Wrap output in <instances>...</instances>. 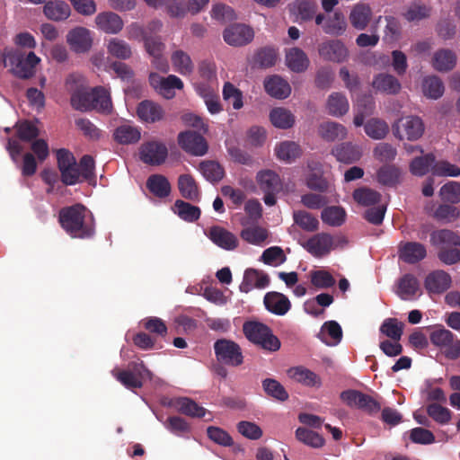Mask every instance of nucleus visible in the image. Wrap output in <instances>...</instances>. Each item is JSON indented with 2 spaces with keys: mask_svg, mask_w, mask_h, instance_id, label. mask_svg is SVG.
<instances>
[{
  "mask_svg": "<svg viewBox=\"0 0 460 460\" xmlns=\"http://www.w3.org/2000/svg\"><path fill=\"white\" fill-rule=\"evenodd\" d=\"M58 222L73 238L89 239L95 234L93 216L80 203L62 208L58 213Z\"/></svg>",
  "mask_w": 460,
  "mask_h": 460,
  "instance_id": "nucleus-1",
  "label": "nucleus"
},
{
  "mask_svg": "<svg viewBox=\"0 0 460 460\" xmlns=\"http://www.w3.org/2000/svg\"><path fill=\"white\" fill-rule=\"evenodd\" d=\"M243 332L250 342L263 350L275 352L280 349L279 339L268 325L261 322L246 321L243 324Z\"/></svg>",
  "mask_w": 460,
  "mask_h": 460,
  "instance_id": "nucleus-2",
  "label": "nucleus"
},
{
  "mask_svg": "<svg viewBox=\"0 0 460 460\" xmlns=\"http://www.w3.org/2000/svg\"><path fill=\"white\" fill-rule=\"evenodd\" d=\"M5 58L12 66L13 74L21 79H29L35 74V67L40 58L32 51L25 55L22 50H10Z\"/></svg>",
  "mask_w": 460,
  "mask_h": 460,
  "instance_id": "nucleus-3",
  "label": "nucleus"
},
{
  "mask_svg": "<svg viewBox=\"0 0 460 460\" xmlns=\"http://www.w3.org/2000/svg\"><path fill=\"white\" fill-rule=\"evenodd\" d=\"M429 340L435 347L445 349L447 358L456 359L460 356V341L456 340L455 334L443 325L430 328Z\"/></svg>",
  "mask_w": 460,
  "mask_h": 460,
  "instance_id": "nucleus-4",
  "label": "nucleus"
},
{
  "mask_svg": "<svg viewBox=\"0 0 460 460\" xmlns=\"http://www.w3.org/2000/svg\"><path fill=\"white\" fill-rule=\"evenodd\" d=\"M256 181L264 193V203L269 207L274 206L277 202L276 195L283 189L279 175L270 169L261 170L256 174Z\"/></svg>",
  "mask_w": 460,
  "mask_h": 460,
  "instance_id": "nucleus-5",
  "label": "nucleus"
},
{
  "mask_svg": "<svg viewBox=\"0 0 460 460\" xmlns=\"http://www.w3.org/2000/svg\"><path fill=\"white\" fill-rule=\"evenodd\" d=\"M214 351L217 360L226 366L237 367L244 361L240 345L232 340H217L214 343Z\"/></svg>",
  "mask_w": 460,
  "mask_h": 460,
  "instance_id": "nucleus-6",
  "label": "nucleus"
},
{
  "mask_svg": "<svg viewBox=\"0 0 460 460\" xmlns=\"http://www.w3.org/2000/svg\"><path fill=\"white\" fill-rule=\"evenodd\" d=\"M341 399L349 407L360 409L369 415L381 411V403L374 397L358 390H346L341 394Z\"/></svg>",
  "mask_w": 460,
  "mask_h": 460,
  "instance_id": "nucleus-7",
  "label": "nucleus"
},
{
  "mask_svg": "<svg viewBox=\"0 0 460 460\" xmlns=\"http://www.w3.org/2000/svg\"><path fill=\"white\" fill-rule=\"evenodd\" d=\"M180 147L194 156H202L208 153V145L206 138L193 130L181 132L177 137Z\"/></svg>",
  "mask_w": 460,
  "mask_h": 460,
  "instance_id": "nucleus-8",
  "label": "nucleus"
},
{
  "mask_svg": "<svg viewBox=\"0 0 460 460\" xmlns=\"http://www.w3.org/2000/svg\"><path fill=\"white\" fill-rule=\"evenodd\" d=\"M394 135L399 139L416 140L424 131L422 120L418 117L408 116L400 119L393 126Z\"/></svg>",
  "mask_w": 460,
  "mask_h": 460,
  "instance_id": "nucleus-9",
  "label": "nucleus"
},
{
  "mask_svg": "<svg viewBox=\"0 0 460 460\" xmlns=\"http://www.w3.org/2000/svg\"><path fill=\"white\" fill-rule=\"evenodd\" d=\"M139 156L144 164L153 166L161 165L168 156V149L163 142L151 140L141 145Z\"/></svg>",
  "mask_w": 460,
  "mask_h": 460,
  "instance_id": "nucleus-10",
  "label": "nucleus"
},
{
  "mask_svg": "<svg viewBox=\"0 0 460 460\" xmlns=\"http://www.w3.org/2000/svg\"><path fill=\"white\" fill-rule=\"evenodd\" d=\"M254 37V31L252 27L234 23L226 27L223 31L224 40L230 46L242 47L249 44Z\"/></svg>",
  "mask_w": 460,
  "mask_h": 460,
  "instance_id": "nucleus-11",
  "label": "nucleus"
},
{
  "mask_svg": "<svg viewBox=\"0 0 460 460\" xmlns=\"http://www.w3.org/2000/svg\"><path fill=\"white\" fill-rule=\"evenodd\" d=\"M66 42L74 52L86 53L93 45L92 32L82 26L75 27L67 32Z\"/></svg>",
  "mask_w": 460,
  "mask_h": 460,
  "instance_id": "nucleus-12",
  "label": "nucleus"
},
{
  "mask_svg": "<svg viewBox=\"0 0 460 460\" xmlns=\"http://www.w3.org/2000/svg\"><path fill=\"white\" fill-rule=\"evenodd\" d=\"M333 247V237L328 233L316 234L304 244V248L316 258H322L329 254Z\"/></svg>",
  "mask_w": 460,
  "mask_h": 460,
  "instance_id": "nucleus-13",
  "label": "nucleus"
},
{
  "mask_svg": "<svg viewBox=\"0 0 460 460\" xmlns=\"http://www.w3.org/2000/svg\"><path fill=\"white\" fill-rule=\"evenodd\" d=\"M208 239L217 246L226 251H234L239 245L237 236L227 229L213 226L206 233Z\"/></svg>",
  "mask_w": 460,
  "mask_h": 460,
  "instance_id": "nucleus-14",
  "label": "nucleus"
},
{
  "mask_svg": "<svg viewBox=\"0 0 460 460\" xmlns=\"http://www.w3.org/2000/svg\"><path fill=\"white\" fill-rule=\"evenodd\" d=\"M319 55L325 60L341 63L347 59L349 51L341 40H330L319 46Z\"/></svg>",
  "mask_w": 460,
  "mask_h": 460,
  "instance_id": "nucleus-15",
  "label": "nucleus"
},
{
  "mask_svg": "<svg viewBox=\"0 0 460 460\" xmlns=\"http://www.w3.org/2000/svg\"><path fill=\"white\" fill-rule=\"evenodd\" d=\"M288 10L294 21L302 23L314 19L318 5L314 0H295L288 4Z\"/></svg>",
  "mask_w": 460,
  "mask_h": 460,
  "instance_id": "nucleus-16",
  "label": "nucleus"
},
{
  "mask_svg": "<svg viewBox=\"0 0 460 460\" xmlns=\"http://www.w3.org/2000/svg\"><path fill=\"white\" fill-rule=\"evenodd\" d=\"M451 283L452 279L447 272L437 270L427 275L424 287L429 294H442L451 287Z\"/></svg>",
  "mask_w": 460,
  "mask_h": 460,
  "instance_id": "nucleus-17",
  "label": "nucleus"
},
{
  "mask_svg": "<svg viewBox=\"0 0 460 460\" xmlns=\"http://www.w3.org/2000/svg\"><path fill=\"white\" fill-rule=\"evenodd\" d=\"M270 277L267 273L250 268L244 271L243 279L239 288L243 293H249L253 288H265L270 285Z\"/></svg>",
  "mask_w": 460,
  "mask_h": 460,
  "instance_id": "nucleus-18",
  "label": "nucleus"
},
{
  "mask_svg": "<svg viewBox=\"0 0 460 460\" xmlns=\"http://www.w3.org/2000/svg\"><path fill=\"white\" fill-rule=\"evenodd\" d=\"M396 294L402 300H413L421 295L418 279L411 273L402 275L397 281Z\"/></svg>",
  "mask_w": 460,
  "mask_h": 460,
  "instance_id": "nucleus-19",
  "label": "nucleus"
},
{
  "mask_svg": "<svg viewBox=\"0 0 460 460\" xmlns=\"http://www.w3.org/2000/svg\"><path fill=\"white\" fill-rule=\"evenodd\" d=\"M399 259L408 264H415L427 256L426 247L418 242L401 243L398 247Z\"/></svg>",
  "mask_w": 460,
  "mask_h": 460,
  "instance_id": "nucleus-20",
  "label": "nucleus"
},
{
  "mask_svg": "<svg viewBox=\"0 0 460 460\" xmlns=\"http://www.w3.org/2000/svg\"><path fill=\"white\" fill-rule=\"evenodd\" d=\"M137 115L143 122L155 123L164 119V111L159 103L151 100H144L137 106Z\"/></svg>",
  "mask_w": 460,
  "mask_h": 460,
  "instance_id": "nucleus-21",
  "label": "nucleus"
},
{
  "mask_svg": "<svg viewBox=\"0 0 460 460\" xmlns=\"http://www.w3.org/2000/svg\"><path fill=\"white\" fill-rule=\"evenodd\" d=\"M265 308L273 314L284 315L291 308V303L287 296L277 291L265 294L263 298Z\"/></svg>",
  "mask_w": 460,
  "mask_h": 460,
  "instance_id": "nucleus-22",
  "label": "nucleus"
},
{
  "mask_svg": "<svg viewBox=\"0 0 460 460\" xmlns=\"http://www.w3.org/2000/svg\"><path fill=\"white\" fill-rule=\"evenodd\" d=\"M97 27L108 34L119 33L124 26L121 17L113 12H103L95 17Z\"/></svg>",
  "mask_w": 460,
  "mask_h": 460,
  "instance_id": "nucleus-23",
  "label": "nucleus"
},
{
  "mask_svg": "<svg viewBox=\"0 0 460 460\" xmlns=\"http://www.w3.org/2000/svg\"><path fill=\"white\" fill-rule=\"evenodd\" d=\"M171 405L180 413L191 417L202 418L206 415L207 410L199 406L194 400L189 397H178L172 401Z\"/></svg>",
  "mask_w": 460,
  "mask_h": 460,
  "instance_id": "nucleus-24",
  "label": "nucleus"
},
{
  "mask_svg": "<svg viewBox=\"0 0 460 460\" xmlns=\"http://www.w3.org/2000/svg\"><path fill=\"white\" fill-rule=\"evenodd\" d=\"M372 86L376 91L386 94H397L401 90L399 80L385 73L376 75L373 79Z\"/></svg>",
  "mask_w": 460,
  "mask_h": 460,
  "instance_id": "nucleus-25",
  "label": "nucleus"
},
{
  "mask_svg": "<svg viewBox=\"0 0 460 460\" xmlns=\"http://www.w3.org/2000/svg\"><path fill=\"white\" fill-rule=\"evenodd\" d=\"M312 171L306 178V185L309 189L319 192H331L332 185L330 181L323 176L320 164L315 163L308 164Z\"/></svg>",
  "mask_w": 460,
  "mask_h": 460,
  "instance_id": "nucleus-26",
  "label": "nucleus"
},
{
  "mask_svg": "<svg viewBox=\"0 0 460 460\" xmlns=\"http://www.w3.org/2000/svg\"><path fill=\"white\" fill-rule=\"evenodd\" d=\"M266 92L276 99H286L291 93L289 84L279 75H272L264 82Z\"/></svg>",
  "mask_w": 460,
  "mask_h": 460,
  "instance_id": "nucleus-27",
  "label": "nucleus"
},
{
  "mask_svg": "<svg viewBox=\"0 0 460 460\" xmlns=\"http://www.w3.org/2000/svg\"><path fill=\"white\" fill-rule=\"evenodd\" d=\"M317 337L326 345L334 346L342 339V329L336 321L325 322Z\"/></svg>",
  "mask_w": 460,
  "mask_h": 460,
  "instance_id": "nucleus-28",
  "label": "nucleus"
},
{
  "mask_svg": "<svg viewBox=\"0 0 460 460\" xmlns=\"http://www.w3.org/2000/svg\"><path fill=\"white\" fill-rule=\"evenodd\" d=\"M456 60L457 57L454 51L441 49L434 53L432 66L438 72H448L456 66Z\"/></svg>",
  "mask_w": 460,
  "mask_h": 460,
  "instance_id": "nucleus-29",
  "label": "nucleus"
},
{
  "mask_svg": "<svg viewBox=\"0 0 460 460\" xmlns=\"http://www.w3.org/2000/svg\"><path fill=\"white\" fill-rule=\"evenodd\" d=\"M178 189L182 198L198 202L200 192L197 181L190 174H181L178 178Z\"/></svg>",
  "mask_w": 460,
  "mask_h": 460,
  "instance_id": "nucleus-30",
  "label": "nucleus"
},
{
  "mask_svg": "<svg viewBox=\"0 0 460 460\" xmlns=\"http://www.w3.org/2000/svg\"><path fill=\"white\" fill-rule=\"evenodd\" d=\"M43 12L48 19L59 22L66 20L70 16L71 9L65 1L54 0L45 4Z\"/></svg>",
  "mask_w": 460,
  "mask_h": 460,
  "instance_id": "nucleus-31",
  "label": "nucleus"
},
{
  "mask_svg": "<svg viewBox=\"0 0 460 460\" xmlns=\"http://www.w3.org/2000/svg\"><path fill=\"white\" fill-rule=\"evenodd\" d=\"M430 243L434 246L460 247V235L449 229H440L430 234Z\"/></svg>",
  "mask_w": 460,
  "mask_h": 460,
  "instance_id": "nucleus-32",
  "label": "nucleus"
},
{
  "mask_svg": "<svg viewBox=\"0 0 460 460\" xmlns=\"http://www.w3.org/2000/svg\"><path fill=\"white\" fill-rule=\"evenodd\" d=\"M319 136L325 141L333 142L335 140H341L347 136L346 128L334 121H326L320 124L318 128Z\"/></svg>",
  "mask_w": 460,
  "mask_h": 460,
  "instance_id": "nucleus-33",
  "label": "nucleus"
},
{
  "mask_svg": "<svg viewBox=\"0 0 460 460\" xmlns=\"http://www.w3.org/2000/svg\"><path fill=\"white\" fill-rule=\"evenodd\" d=\"M172 209L181 219L189 223L196 222L201 215V210L199 207L181 199H177Z\"/></svg>",
  "mask_w": 460,
  "mask_h": 460,
  "instance_id": "nucleus-34",
  "label": "nucleus"
},
{
  "mask_svg": "<svg viewBox=\"0 0 460 460\" xmlns=\"http://www.w3.org/2000/svg\"><path fill=\"white\" fill-rule=\"evenodd\" d=\"M113 137L120 145L136 144L141 137V131L137 127L123 124L116 128Z\"/></svg>",
  "mask_w": 460,
  "mask_h": 460,
  "instance_id": "nucleus-35",
  "label": "nucleus"
},
{
  "mask_svg": "<svg viewBox=\"0 0 460 460\" xmlns=\"http://www.w3.org/2000/svg\"><path fill=\"white\" fill-rule=\"evenodd\" d=\"M288 376L297 383L306 386H320L321 378L314 372L304 367H291L288 371Z\"/></svg>",
  "mask_w": 460,
  "mask_h": 460,
  "instance_id": "nucleus-36",
  "label": "nucleus"
},
{
  "mask_svg": "<svg viewBox=\"0 0 460 460\" xmlns=\"http://www.w3.org/2000/svg\"><path fill=\"white\" fill-rule=\"evenodd\" d=\"M146 188L155 197L164 199L170 195L172 187L168 179L162 174H152L146 181Z\"/></svg>",
  "mask_w": 460,
  "mask_h": 460,
  "instance_id": "nucleus-37",
  "label": "nucleus"
},
{
  "mask_svg": "<svg viewBox=\"0 0 460 460\" xmlns=\"http://www.w3.org/2000/svg\"><path fill=\"white\" fill-rule=\"evenodd\" d=\"M94 87L90 91L77 88L71 94V105L77 111H86L93 110Z\"/></svg>",
  "mask_w": 460,
  "mask_h": 460,
  "instance_id": "nucleus-38",
  "label": "nucleus"
},
{
  "mask_svg": "<svg viewBox=\"0 0 460 460\" xmlns=\"http://www.w3.org/2000/svg\"><path fill=\"white\" fill-rule=\"evenodd\" d=\"M332 154L337 160L345 164H352L358 161L361 157L360 148L352 143H342L337 146Z\"/></svg>",
  "mask_w": 460,
  "mask_h": 460,
  "instance_id": "nucleus-39",
  "label": "nucleus"
},
{
  "mask_svg": "<svg viewBox=\"0 0 460 460\" xmlns=\"http://www.w3.org/2000/svg\"><path fill=\"white\" fill-rule=\"evenodd\" d=\"M286 62L288 68L296 73L305 71L309 66L306 54L298 48H292L287 52Z\"/></svg>",
  "mask_w": 460,
  "mask_h": 460,
  "instance_id": "nucleus-40",
  "label": "nucleus"
},
{
  "mask_svg": "<svg viewBox=\"0 0 460 460\" xmlns=\"http://www.w3.org/2000/svg\"><path fill=\"white\" fill-rule=\"evenodd\" d=\"M372 16L371 8L364 4H356L350 12L349 21L357 30H364L369 23Z\"/></svg>",
  "mask_w": 460,
  "mask_h": 460,
  "instance_id": "nucleus-41",
  "label": "nucleus"
},
{
  "mask_svg": "<svg viewBox=\"0 0 460 460\" xmlns=\"http://www.w3.org/2000/svg\"><path fill=\"white\" fill-rule=\"evenodd\" d=\"M270 120L274 127L288 129L293 127L296 118L288 109L278 107L270 111Z\"/></svg>",
  "mask_w": 460,
  "mask_h": 460,
  "instance_id": "nucleus-42",
  "label": "nucleus"
},
{
  "mask_svg": "<svg viewBox=\"0 0 460 460\" xmlns=\"http://www.w3.org/2000/svg\"><path fill=\"white\" fill-rule=\"evenodd\" d=\"M346 29L347 22L345 16L340 11H336L332 15H330L323 25V31L333 36L342 35Z\"/></svg>",
  "mask_w": 460,
  "mask_h": 460,
  "instance_id": "nucleus-43",
  "label": "nucleus"
},
{
  "mask_svg": "<svg viewBox=\"0 0 460 460\" xmlns=\"http://www.w3.org/2000/svg\"><path fill=\"white\" fill-rule=\"evenodd\" d=\"M199 170L204 178L212 183L220 181L225 175L224 168L219 163L212 160L202 161L199 164Z\"/></svg>",
  "mask_w": 460,
  "mask_h": 460,
  "instance_id": "nucleus-44",
  "label": "nucleus"
},
{
  "mask_svg": "<svg viewBox=\"0 0 460 460\" xmlns=\"http://www.w3.org/2000/svg\"><path fill=\"white\" fill-rule=\"evenodd\" d=\"M275 152L277 157L286 163L294 162L302 154L299 145L293 141L281 142L276 146Z\"/></svg>",
  "mask_w": 460,
  "mask_h": 460,
  "instance_id": "nucleus-45",
  "label": "nucleus"
},
{
  "mask_svg": "<svg viewBox=\"0 0 460 460\" xmlns=\"http://www.w3.org/2000/svg\"><path fill=\"white\" fill-rule=\"evenodd\" d=\"M349 102L346 96L341 93H332L327 100V110L329 114L334 117H341L349 111Z\"/></svg>",
  "mask_w": 460,
  "mask_h": 460,
  "instance_id": "nucleus-46",
  "label": "nucleus"
},
{
  "mask_svg": "<svg viewBox=\"0 0 460 460\" xmlns=\"http://www.w3.org/2000/svg\"><path fill=\"white\" fill-rule=\"evenodd\" d=\"M346 216V211L342 207L331 206L323 209L321 218L324 224L337 227L344 224Z\"/></svg>",
  "mask_w": 460,
  "mask_h": 460,
  "instance_id": "nucleus-47",
  "label": "nucleus"
},
{
  "mask_svg": "<svg viewBox=\"0 0 460 460\" xmlns=\"http://www.w3.org/2000/svg\"><path fill=\"white\" fill-rule=\"evenodd\" d=\"M445 91L442 80L437 75L424 77L422 81V92L429 99L440 98Z\"/></svg>",
  "mask_w": 460,
  "mask_h": 460,
  "instance_id": "nucleus-48",
  "label": "nucleus"
},
{
  "mask_svg": "<svg viewBox=\"0 0 460 460\" xmlns=\"http://www.w3.org/2000/svg\"><path fill=\"white\" fill-rule=\"evenodd\" d=\"M381 197L378 191L367 187L358 188L353 191L354 200L364 207L378 204L381 200Z\"/></svg>",
  "mask_w": 460,
  "mask_h": 460,
  "instance_id": "nucleus-49",
  "label": "nucleus"
},
{
  "mask_svg": "<svg viewBox=\"0 0 460 460\" xmlns=\"http://www.w3.org/2000/svg\"><path fill=\"white\" fill-rule=\"evenodd\" d=\"M171 60L174 69L182 75H190L194 65L190 57L183 50H176L172 54Z\"/></svg>",
  "mask_w": 460,
  "mask_h": 460,
  "instance_id": "nucleus-50",
  "label": "nucleus"
},
{
  "mask_svg": "<svg viewBox=\"0 0 460 460\" xmlns=\"http://www.w3.org/2000/svg\"><path fill=\"white\" fill-rule=\"evenodd\" d=\"M107 50L112 57L122 60L128 59L132 56V50L129 44L118 38H113L109 40L107 44Z\"/></svg>",
  "mask_w": 460,
  "mask_h": 460,
  "instance_id": "nucleus-51",
  "label": "nucleus"
},
{
  "mask_svg": "<svg viewBox=\"0 0 460 460\" xmlns=\"http://www.w3.org/2000/svg\"><path fill=\"white\" fill-rule=\"evenodd\" d=\"M435 164V155L429 153L423 156L415 157L410 164V170L413 175L424 176L429 169L432 170Z\"/></svg>",
  "mask_w": 460,
  "mask_h": 460,
  "instance_id": "nucleus-52",
  "label": "nucleus"
},
{
  "mask_svg": "<svg viewBox=\"0 0 460 460\" xmlns=\"http://www.w3.org/2000/svg\"><path fill=\"white\" fill-rule=\"evenodd\" d=\"M366 134L372 139H383L389 132L387 123L380 119H370L364 125Z\"/></svg>",
  "mask_w": 460,
  "mask_h": 460,
  "instance_id": "nucleus-53",
  "label": "nucleus"
},
{
  "mask_svg": "<svg viewBox=\"0 0 460 460\" xmlns=\"http://www.w3.org/2000/svg\"><path fill=\"white\" fill-rule=\"evenodd\" d=\"M111 108L112 103L110 92L102 86L94 87L93 110L109 113Z\"/></svg>",
  "mask_w": 460,
  "mask_h": 460,
  "instance_id": "nucleus-54",
  "label": "nucleus"
},
{
  "mask_svg": "<svg viewBox=\"0 0 460 460\" xmlns=\"http://www.w3.org/2000/svg\"><path fill=\"white\" fill-rule=\"evenodd\" d=\"M268 235L267 229L259 226L245 227L240 233L243 240L253 245H261Z\"/></svg>",
  "mask_w": 460,
  "mask_h": 460,
  "instance_id": "nucleus-55",
  "label": "nucleus"
},
{
  "mask_svg": "<svg viewBox=\"0 0 460 460\" xmlns=\"http://www.w3.org/2000/svg\"><path fill=\"white\" fill-rule=\"evenodd\" d=\"M112 375L127 389L134 390L143 386L141 376L129 370L113 369Z\"/></svg>",
  "mask_w": 460,
  "mask_h": 460,
  "instance_id": "nucleus-56",
  "label": "nucleus"
},
{
  "mask_svg": "<svg viewBox=\"0 0 460 460\" xmlns=\"http://www.w3.org/2000/svg\"><path fill=\"white\" fill-rule=\"evenodd\" d=\"M427 414L435 422L447 425L452 419V411L439 403H429L426 408Z\"/></svg>",
  "mask_w": 460,
  "mask_h": 460,
  "instance_id": "nucleus-57",
  "label": "nucleus"
},
{
  "mask_svg": "<svg viewBox=\"0 0 460 460\" xmlns=\"http://www.w3.org/2000/svg\"><path fill=\"white\" fill-rule=\"evenodd\" d=\"M293 219L300 228L307 232H314L319 227L318 219L305 210L294 211Z\"/></svg>",
  "mask_w": 460,
  "mask_h": 460,
  "instance_id": "nucleus-58",
  "label": "nucleus"
},
{
  "mask_svg": "<svg viewBox=\"0 0 460 460\" xmlns=\"http://www.w3.org/2000/svg\"><path fill=\"white\" fill-rule=\"evenodd\" d=\"M262 387L265 393L280 402H285L288 399V394L285 387L276 379L266 378L262 381Z\"/></svg>",
  "mask_w": 460,
  "mask_h": 460,
  "instance_id": "nucleus-59",
  "label": "nucleus"
},
{
  "mask_svg": "<svg viewBox=\"0 0 460 460\" xmlns=\"http://www.w3.org/2000/svg\"><path fill=\"white\" fill-rule=\"evenodd\" d=\"M296 438L314 448H320L324 445V438L320 434L305 428H298L296 430Z\"/></svg>",
  "mask_w": 460,
  "mask_h": 460,
  "instance_id": "nucleus-60",
  "label": "nucleus"
},
{
  "mask_svg": "<svg viewBox=\"0 0 460 460\" xmlns=\"http://www.w3.org/2000/svg\"><path fill=\"white\" fill-rule=\"evenodd\" d=\"M400 171L391 165L382 166L377 172V181L385 186L393 187L399 182Z\"/></svg>",
  "mask_w": 460,
  "mask_h": 460,
  "instance_id": "nucleus-61",
  "label": "nucleus"
},
{
  "mask_svg": "<svg viewBox=\"0 0 460 460\" xmlns=\"http://www.w3.org/2000/svg\"><path fill=\"white\" fill-rule=\"evenodd\" d=\"M453 205L454 204L447 202L445 204L438 205L434 211L433 217L438 221L447 223L455 221L460 216V209Z\"/></svg>",
  "mask_w": 460,
  "mask_h": 460,
  "instance_id": "nucleus-62",
  "label": "nucleus"
},
{
  "mask_svg": "<svg viewBox=\"0 0 460 460\" xmlns=\"http://www.w3.org/2000/svg\"><path fill=\"white\" fill-rule=\"evenodd\" d=\"M16 134L20 140L30 142L38 137L40 131L33 122L23 120L16 123Z\"/></svg>",
  "mask_w": 460,
  "mask_h": 460,
  "instance_id": "nucleus-63",
  "label": "nucleus"
},
{
  "mask_svg": "<svg viewBox=\"0 0 460 460\" xmlns=\"http://www.w3.org/2000/svg\"><path fill=\"white\" fill-rule=\"evenodd\" d=\"M439 196L444 202L457 204L460 202V183L449 181L444 184L439 190Z\"/></svg>",
  "mask_w": 460,
  "mask_h": 460,
  "instance_id": "nucleus-64",
  "label": "nucleus"
}]
</instances>
